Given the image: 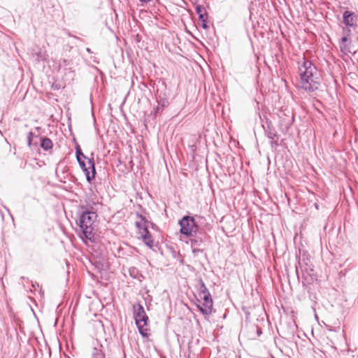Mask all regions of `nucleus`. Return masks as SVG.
Segmentation results:
<instances>
[{"instance_id": "nucleus-1", "label": "nucleus", "mask_w": 358, "mask_h": 358, "mask_svg": "<svg viewBox=\"0 0 358 358\" xmlns=\"http://www.w3.org/2000/svg\"><path fill=\"white\" fill-rule=\"evenodd\" d=\"M299 71L302 89L308 92L318 90L321 83L320 75L310 60L303 57L302 64L299 66Z\"/></svg>"}, {"instance_id": "nucleus-31", "label": "nucleus", "mask_w": 358, "mask_h": 358, "mask_svg": "<svg viewBox=\"0 0 358 358\" xmlns=\"http://www.w3.org/2000/svg\"><path fill=\"white\" fill-rule=\"evenodd\" d=\"M92 60H93V62H95V63H96V64H99V62L98 61V59H97L96 57H94L92 58Z\"/></svg>"}, {"instance_id": "nucleus-21", "label": "nucleus", "mask_w": 358, "mask_h": 358, "mask_svg": "<svg viewBox=\"0 0 358 358\" xmlns=\"http://www.w3.org/2000/svg\"><path fill=\"white\" fill-rule=\"evenodd\" d=\"M76 157L77 161L81 159H87L88 161V159H90L83 154L80 145H76Z\"/></svg>"}, {"instance_id": "nucleus-16", "label": "nucleus", "mask_w": 358, "mask_h": 358, "mask_svg": "<svg viewBox=\"0 0 358 358\" xmlns=\"http://www.w3.org/2000/svg\"><path fill=\"white\" fill-rule=\"evenodd\" d=\"M41 129V127H37L35 128V130L38 131V134H36L35 132L30 131L28 133L27 135V144L28 146L30 148H37L38 147V141L36 140V138H38L41 137L39 136L40 134V130Z\"/></svg>"}, {"instance_id": "nucleus-30", "label": "nucleus", "mask_w": 358, "mask_h": 358, "mask_svg": "<svg viewBox=\"0 0 358 358\" xmlns=\"http://www.w3.org/2000/svg\"><path fill=\"white\" fill-rule=\"evenodd\" d=\"M257 335L259 336L262 334L261 329L257 327Z\"/></svg>"}, {"instance_id": "nucleus-2", "label": "nucleus", "mask_w": 358, "mask_h": 358, "mask_svg": "<svg viewBox=\"0 0 358 358\" xmlns=\"http://www.w3.org/2000/svg\"><path fill=\"white\" fill-rule=\"evenodd\" d=\"M97 217L96 212H79L77 220L78 226L83 234V237L92 241L94 238V222Z\"/></svg>"}, {"instance_id": "nucleus-15", "label": "nucleus", "mask_w": 358, "mask_h": 358, "mask_svg": "<svg viewBox=\"0 0 358 358\" xmlns=\"http://www.w3.org/2000/svg\"><path fill=\"white\" fill-rule=\"evenodd\" d=\"M93 348L92 351L91 358H106V355L103 351V346L101 344L99 341H96L94 343Z\"/></svg>"}, {"instance_id": "nucleus-22", "label": "nucleus", "mask_w": 358, "mask_h": 358, "mask_svg": "<svg viewBox=\"0 0 358 358\" xmlns=\"http://www.w3.org/2000/svg\"><path fill=\"white\" fill-rule=\"evenodd\" d=\"M129 275L134 279H138L139 276H142L138 268L136 267H130L128 270Z\"/></svg>"}, {"instance_id": "nucleus-17", "label": "nucleus", "mask_w": 358, "mask_h": 358, "mask_svg": "<svg viewBox=\"0 0 358 358\" xmlns=\"http://www.w3.org/2000/svg\"><path fill=\"white\" fill-rule=\"evenodd\" d=\"M299 267L301 270L303 276L304 277L306 281H307V278L305 277L306 274L309 275L310 277H312V275H313V269L310 266H308L307 267H303V266H302L301 261L299 259L298 262V266H296V275L298 277H299ZM313 278H311V280H313Z\"/></svg>"}, {"instance_id": "nucleus-24", "label": "nucleus", "mask_w": 358, "mask_h": 358, "mask_svg": "<svg viewBox=\"0 0 358 358\" xmlns=\"http://www.w3.org/2000/svg\"><path fill=\"white\" fill-rule=\"evenodd\" d=\"M143 323L141 324H139V325H136L138 329V331H139V334L143 336V337H147L148 336V333H147V329L145 328V327H147V325H143L142 324Z\"/></svg>"}, {"instance_id": "nucleus-12", "label": "nucleus", "mask_w": 358, "mask_h": 358, "mask_svg": "<svg viewBox=\"0 0 358 358\" xmlns=\"http://www.w3.org/2000/svg\"><path fill=\"white\" fill-rule=\"evenodd\" d=\"M85 173L86 180L89 183H92V181L95 178L96 176V169H95V163L94 158L88 159L87 161V166L86 167L85 171H83Z\"/></svg>"}, {"instance_id": "nucleus-8", "label": "nucleus", "mask_w": 358, "mask_h": 358, "mask_svg": "<svg viewBox=\"0 0 358 358\" xmlns=\"http://www.w3.org/2000/svg\"><path fill=\"white\" fill-rule=\"evenodd\" d=\"M138 216L141 218V221L144 222L145 226L143 229V233L141 234V238L143 242L150 248H152L154 245V240L152 237V235L149 230L148 229V226L146 223H148V221L146 220L145 217L141 214H138Z\"/></svg>"}, {"instance_id": "nucleus-3", "label": "nucleus", "mask_w": 358, "mask_h": 358, "mask_svg": "<svg viewBox=\"0 0 358 358\" xmlns=\"http://www.w3.org/2000/svg\"><path fill=\"white\" fill-rule=\"evenodd\" d=\"M180 233L187 237H194L199 229V224L194 216L185 215L178 222Z\"/></svg>"}, {"instance_id": "nucleus-35", "label": "nucleus", "mask_w": 358, "mask_h": 358, "mask_svg": "<svg viewBox=\"0 0 358 358\" xmlns=\"http://www.w3.org/2000/svg\"><path fill=\"white\" fill-rule=\"evenodd\" d=\"M357 298H358V293H357Z\"/></svg>"}, {"instance_id": "nucleus-7", "label": "nucleus", "mask_w": 358, "mask_h": 358, "mask_svg": "<svg viewBox=\"0 0 358 358\" xmlns=\"http://www.w3.org/2000/svg\"><path fill=\"white\" fill-rule=\"evenodd\" d=\"M133 315L136 325H139L141 323H143V325H148V317L143 306L140 303L133 305Z\"/></svg>"}, {"instance_id": "nucleus-9", "label": "nucleus", "mask_w": 358, "mask_h": 358, "mask_svg": "<svg viewBox=\"0 0 358 358\" xmlns=\"http://www.w3.org/2000/svg\"><path fill=\"white\" fill-rule=\"evenodd\" d=\"M195 10L199 17L200 26L204 29H208L209 25L208 22V13L206 12V8L203 5L198 4L196 6Z\"/></svg>"}, {"instance_id": "nucleus-26", "label": "nucleus", "mask_w": 358, "mask_h": 358, "mask_svg": "<svg viewBox=\"0 0 358 358\" xmlns=\"http://www.w3.org/2000/svg\"><path fill=\"white\" fill-rule=\"evenodd\" d=\"M201 247H194L192 248L193 254L196 256L199 252H202L203 250L200 248Z\"/></svg>"}, {"instance_id": "nucleus-10", "label": "nucleus", "mask_w": 358, "mask_h": 358, "mask_svg": "<svg viewBox=\"0 0 358 358\" xmlns=\"http://www.w3.org/2000/svg\"><path fill=\"white\" fill-rule=\"evenodd\" d=\"M303 287L307 289L308 297L310 300L312 301V308L315 310V306L317 304V287H315V285H313L310 283L309 282H305L304 281L302 282Z\"/></svg>"}, {"instance_id": "nucleus-20", "label": "nucleus", "mask_w": 358, "mask_h": 358, "mask_svg": "<svg viewBox=\"0 0 358 358\" xmlns=\"http://www.w3.org/2000/svg\"><path fill=\"white\" fill-rule=\"evenodd\" d=\"M191 247H201L203 245V240L201 237L194 236V238L190 239Z\"/></svg>"}, {"instance_id": "nucleus-34", "label": "nucleus", "mask_w": 358, "mask_h": 358, "mask_svg": "<svg viewBox=\"0 0 358 358\" xmlns=\"http://www.w3.org/2000/svg\"><path fill=\"white\" fill-rule=\"evenodd\" d=\"M0 134H1V135H3L2 131H1V130H0Z\"/></svg>"}, {"instance_id": "nucleus-14", "label": "nucleus", "mask_w": 358, "mask_h": 358, "mask_svg": "<svg viewBox=\"0 0 358 358\" xmlns=\"http://www.w3.org/2000/svg\"><path fill=\"white\" fill-rule=\"evenodd\" d=\"M265 133L270 140V145L272 148H276L278 144L279 135L274 128L268 125V128L265 129Z\"/></svg>"}, {"instance_id": "nucleus-13", "label": "nucleus", "mask_w": 358, "mask_h": 358, "mask_svg": "<svg viewBox=\"0 0 358 358\" xmlns=\"http://www.w3.org/2000/svg\"><path fill=\"white\" fill-rule=\"evenodd\" d=\"M157 106L155 108V115L156 116L162 114L164 109L169 105V99L165 94L163 96L161 94L158 95L157 97Z\"/></svg>"}, {"instance_id": "nucleus-5", "label": "nucleus", "mask_w": 358, "mask_h": 358, "mask_svg": "<svg viewBox=\"0 0 358 358\" xmlns=\"http://www.w3.org/2000/svg\"><path fill=\"white\" fill-rule=\"evenodd\" d=\"M71 61L66 59H60L57 66V71L63 75L66 80H73L75 72L70 66Z\"/></svg>"}, {"instance_id": "nucleus-19", "label": "nucleus", "mask_w": 358, "mask_h": 358, "mask_svg": "<svg viewBox=\"0 0 358 358\" xmlns=\"http://www.w3.org/2000/svg\"><path fill=\"white\" fill-rule=\"evenodd\" d=\"M197 289L200 296L204 292L206 294V292L209 291L201 278L198 279Z\"/></svg>"}, {"instance_id": "nucleus-28", "label": "nucleus", "mask_w": 358, "mask_h": 358, "mask_svg": "<svg viewBox=\"0 0 358 358\" xmlns=\"http://www.w3.org/2000/svg\"><path fill=\"white\" fill-rule=\"evenodd\" d=\"M136 227L139 230H143V227H142V224L140 222H136Z\"/></svg>"}, {"instance_id": "nucleus-27", "label": "nucleus", "mask_w": 358, "mask_h": 358, "mask_svg": "<svg viewBox=\"0 0 358 358\" xmlns=\"http://www.w3.org/2000/svg\"><path fill=\"white\" fill-rule=\"evenodd\" d=\"M350 40L348 38L347 36H343L341 38V43L340 44H345V43H348L349 41Z\"/></svg>"}, {"instance_id": "nucleus-23", "label": "nucleus", "mask_w": 358, "mask_h": 358, "mask_svg": "<svg viewBox=\"0 0 358 358\" xmlns=\"http://www.w3.org/2000/svg\"><path fill=\"white\" fill-rule=\"evenodd\" d=\"M350 45H351V41H350L348 43L339 44L341 51L345 55L351 53L352 51H351V48H350Z\"/></svg>"}, {"instance_id": "nucleus-29", "label": "nucleus", "mask_w": 358, "mask_h": 358, "mask_svg": "<svg viewBox=\"0 0 358 358\" xmlns=\"http://www.w3.org/2000/svg\"><path fill=\"white\" fill-rule=\"evenodd\" d=\"M301 263H302V266H303V267H307L309 266L308 262L305 259H303Z\"/></svg>"}, {"instance_id": "nucleus-25", "label": "nucleus", "mask_w": 358, "mask_h": 358, "mask_svg": "<svg viewBox=\"0 0 358 358\" xmlns=\"http://www.w3.org/2000/svg\"><path fill=\"white\" fill-rule=\"evenodd\" d=\"M85 159H81L78 161V164L80 166L82 171H85L86 167L87 166V161L85 162Z\"/></svg>"}, {"instance_id": "nucleus-6", "label": "nucleus", "mask_w": 358, "mask_h": 358, "mask_svg": "<svg viewBox=\"0 0 358 358\" xmlns=\"http://www.w3.org/2000/svg\"><path fill=\"white\" fill-rule=\"evenodd\" d=\"M200 297L203 299V302L202 305L200 303L196 305L198 309L203 315H210L213 312V301L210 292H206V294L204 292Z\"/></svg>"}, {"instance_id": "nucleus-18", "label": "nucleus", "mask_w": 358, "mask_h": 358, "mask_svg": "<svg viewBox=\"0 0 358 358\" xmlns=\"http://www.w3.org/2000/svg\"><path fill=\"white\" fill-rule=\"evenodd\" d=\"M40 147L45 151H48L52 148L53 143L52 141L46 136L39 138Z\"/></svg>"}, {"instance_id": "nucleus-11", "label": "nucleus", "mask_w": 358, "mask_h": 358, "mask_svg": "<svg viewBox=\"0 0 358 358\" xmlns=\"http://www.w3.org/2000/svg\"><path fill=\"white\" fill-rule=\"evenodd\" d=\"M357 16L350 10H345L343 13V23L348 27L356 28L357 27Z\"/></svg>"}, {"instance_id": "nucleus-4", "label": "nucleus", "mask_w": 358, "mask_h": 358, "mask_svg": "<svg viewBox=\"0 0 358 358\" xmlns=\"http://www.w3.org/2000/svg\"><path fill=\"white\" fill-rule=\"evenodd\" d=\"M99 203L96 196L94 194L87 195L84 200H80L79 204V212H96V205Z\"/></svg>"}, {"instance_id": "nucleus-33", "label": "nucleus", "mask_w": 358, "mask_h": 358, "mask_svg": "<svg viewBox=\"0 0 358 358\" xmlns=\"http://www.w3.org/2000/svg\"><path fill=\"white\" fill-rule=\"evenodd\" d=\"M86 51H87V52H89V53H92V50H91V49H90V48H86Z\"/></svg>"}, {"instance_id": "nucleus-32", "label": "nucleus", "mask_w": 358, "mask_h": 358, "mask_svg": "<svg viewBox=\"0 0 358 358\" xmlns=\"http://www.w3.org/2000/svg\"><path fill=\"white\" fill-rule=\"evenodd\" d=\"M139 1L143 3H148V2L151 1L152 0H139Z\"/></svg>"}]
</instances>
